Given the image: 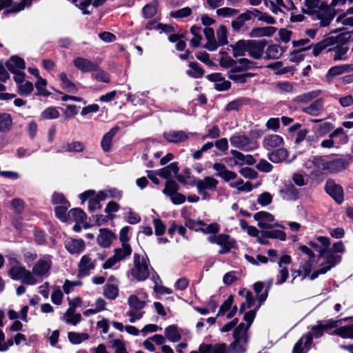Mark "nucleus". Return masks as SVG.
Here are the masks:
<instances>
[{
	"mask_svg": "<svg viewBox=\"0 0 353 353\" xmlns=\"http://www.w3.org/2000/svg\"><path fill=\"white\" fill-rule=\"evenodd\" d=\"M253 73H236V72H228V78L236 83H244L248 78L252 77Z\"/></svg>",
	"mask_w": 353,
	"mask_h": 353,
	"instance_id": "nucleus-48",
	"label": "nucleus"
},
{
	"mask_svg": "<svg viewBox=\"0 0 353 353\" xmlns=\"http://www.w3.org/2000/svg\"><path fill=\"white\" fill-rule=\"evenodd\" d=\"M52 263L51 256L45 255L34 265L31 273L34 275L37 284L50 275Z\"/></svg>",
	"mask_w": 353,
	"mask_h": 353,
	"instance_id": "nucleus-7",
	"label": "nucleus"
},
{
	"mask_svg": "<svg viewBox=\"0 0 353 353\" xmlns=\"http://www.w3.org/2000/svg\"><path fill=\"white\" fill-rule=\"evenodd\" d=\"M332 334L338 335L343 339H353V324L340 327L336 329Z\"/></svg>",
	"mask_w": 353,
	"mask_h": 353,
	"instance_id": "nucleus-50",
	"label": "nucleus"
},
{
	"mask_svg": "<svg viewBox=\"0 0 353 353\" xmlns=\"http://www.w3.org/2000/svg\"><path fill=\"white\" fill-rule=\"evenodd\" d=\"M248 327L243 323H241L234 330V341L230 347H227L228 353H243L248 342L247 332Z\"/></svg>",
	"mask_w": 353,
	"mask_h": 353,
	"instance_id": "nucleus-4",
	"label": "nucleus"
},
{
	"mask_svg": "<svg viewBox=\"0 0 353 353\" xmlns=\"http://www.w3.org/2000/svg\"><path fill=\"white\" fill-rule=\"evenodd\" d=\"M219 181L213 176H205L202 179H197L194 181L198 193L203 200H209L210 194L207 191L216 190Z\"/></svg>",
	"mask_w": 353,
	"mask_h": 353,
	"instance_id": "nucleus-10",
	"label": "nucleus"
},
{
	"mask_svg": "<svg viewBox=\"0 0 353 353\" xmlns=\"http://www.w3.org/2000/svg\"><path fill=\"white\" fill-rule=\"evenodd\" d=\"M68 216L75 222L81 223L86 219L85 213L80 208H74L69 211Z\"/></svg>",
	"mask_w": 353,
	"mask_h": 353,
	"instance_id": "nucleus-53",
	"label": "nucleus"
},
{
	"mask_svg": "<svg viewBox=\"0 0 353 353\" xmlns=\"http://www.w3.org/2000/svg\"><path fill=\"white\" fill-rule=\"evenodd\" d=\"M119 294V288L114 283H108L103 290V295L110 300H114Z\"/></svg>",
	"mask_w": 353,
	"mask_h": 353,
	"instance_id": "nucleus-46",
	"label": "nucleus"
},
{
	"mask_svg": "<svg viewBox=\"0 0 353 353\" xmlns=\"http://www.w3.org/2000/svg\"><path fill=\"white\" fill-rule=\"evenodd\" d=\"M248 53L254 59H260L264 52L266 42L262 40H249Z\"/></svg>",
	"mask_w": 353,
	"mask_h": 353,
	"instance_id": "nucleus-16",
	"label": "nucleus"
},
{
	"mask_svg": "<svg viewBox=\"0 0 353 353\" xmlns=\"http://www.w3.org/2000/svg\"><path fill=\"white\" fill-rule=\"evenodd\" d=\"M303 168L312 179L325 175L324 156H313L305 161Z\"/></svg>",
	"mask_w": 353,
	"mask_h": 353,
	"instance_id": "nucleus-6",
	"label": "nucleus"
},
{
	"mask_svg": "<svg viewBox=\"0 0 353 353\" xmlns=\"http://www.w3.org/2000/svg\"><path fill=\"white\" fill-rule=\"evenodd\" d=\"M324 328L321 325L320 322H317V325H313L311 327V332L303 336L305 340L306 351H308L310 348V345L312 342V338H320L323 334Z\"/></svg>",
	"mask_w": 353,
	"mask_h": 353,
	"instance_id": "nucleus-25",
	"label": "nucleus"
},
{
	"mask_svg": "<svg viewBox=\"0 0 353 353\" xmlns=\"http://www.w3.org/2000/svg\"><path fill=\"white\" fill-rule=\"evenodd\" d=\"M249 40H239L235 44L231 45L232 54L234 57H244L248 52Z\"/></svg>",
	"mask_w": 353,
	"mask_h": 353,
	"instance_id": "nucleus-34",
	"label": "nucleus"
},
{
	"mask_svg": "<svg viewBox=\"0 0 353 353\" xmlns=\"http://www.w3.org/2000/svg\"><path fill=\"white\" fill-rule=\"evenodd\" d=\"M9 275L13 280L21 281L23 284L34 285L37 281L30 270L19 263L14 265L9 270Z\"/></svg>",
	"mask_w": 353,
	"mask_h": 353,
	"instance_id": "nucleus-9",
	"label": "nucleus"
},
{
	"mask_svg": "<svg viewBox=\"0 0 353 353\" xmlns=\"http://www.w3.org/2000/svg\"><path fill=\"white\" fill-rule=\"evenodd\" d=\"M96 266V261L90 255H83L79 263L78 276L79 277L87 276L90 274L91 270Z\"/></svg>",
	"mask_w": 353,
	"mask_h": 353,
	"instance_id": "nucleus-14",
	"label": "nucleus"
},
{
	"mask_svg": "<svg viewBox=\"0 0 353 353\" xmlns=\"http://www.w3.org/2000/svg\"><path fill=\"white\" fill-rule=\"evenodd\" d=\"M114 234L108 229H101L97 236V241L100 246L108 248L114 239Z\"/></svg>",
	"mask_w": 353,
	"mask_h": 353,
	"instance_id": "nucleus-30",
	"label": "nucleus"
},
{
	"mask_svg": "<svg viewBox=\"0 0 353 353\" xmlns=\"http://www.w3.org/2000/svg\"><path fill=\"white\" fill-rule=\"evenodd\" d=\"M288 157V152L284 148H280L268 154L269 159L273 163H280L285 161Z\"/></svg>",
	"mask_w": 353,
	"mask_h": 353,
	"instance_id": "nucleus-42",
	"label": "nucleus"
},
{
	"mask_svg": "<svg viewBox=\"0 0 353 353\" xmlns=\"http://www.w3.org/2000/svg\"><path fill=\"white\" fill-rule=\"evenodd\" d=\"M231 145L243 151H252L258 148L256 141L241 134H234L230 138Z\"/></svg>",
	"mask_w": 353,
	"mask_h": 353,
	"instance_id": "nucleus-12",
	"label": "nucleus"
},
{
	"mask_svg": "<svg viewBox=\"0 0 353 353\" xmlns=\"http://www.w3.org/2000/svg\"><path fill=\"white\" fill-rule=\"evenodd\" d=\"M148 296L143 290L136 291L135 294L130 295L128 299V304L130 310L126 315L130 317V322L134 323L141 319L145 313L143 309L148 302Z\"/></svg>",
	"mask_w": 353,
	"mask_h": 353,
	"instance_id": "nucleus-2",
	"label": "nucleus"
},
{
	"mask_svg": "<svg viewBox=\"0 0 353 353\" xmlns=\"http://www.w3.org/2000/svg\"><path fill=\"white\" fill-rule=\"evenodd\" d=\"M203 33L205 39H207V43L204 47L209 51L216 50L218 48L219 45L217 44L214 37V30L211 28L207 27L204 28Z\"/></svg>",
	"mask_w": 353,
	"mask_h": 353,
	"instance_id": "nucleus-32",
	"label": "nucleus"
},
{
	"mask_svg": "<svg viewBox=\"0 0 353 353\" xmlns=\"http://www.w3.org/2000/svg\"><path fill=\"white\" fill-rule=\"evenodd\" d=\"M64 319L66 323L76 325L81 320V315L79 313H75L74 308H68L64 314Z\"/></svg>",
	"mask_w": 353,
	"mask_h": 353,
	"instance_id": "nucleus-47",
	"label": "nucleus"
},
{
	"mask_svg": "<svg viewBox=\"0 0 353 353\" xmlns=\"http://www.w3.org/2000/svg\"><path fill=\"white\" fill-rule=\"evenodd\" d=\"M325 259V262L321 265L323 268L321 272H327L334 268L336 265L340 263L341 256L338 254L331 253L330 251L325 254L324 256H321Z\"/></svg>",
	"mask_w": 353,
	"mask_h": 353,
	"instance_id": "nucleus-24",
	"label": "nucleus"
},
{
	"mask_svg": "<svg viewBox=\"0 0 353 353\" xmlns=\"http://www.w3.org/2000/svg\"><path fill=\"white\" fill-rule=\"evenodd\" d=\"M85 145L81 141H73L63 145L64 151L70 152H80L83 151Z\"/></svg>",
	"mask_w": 353,
	"mask_h": 353,
	"instance_id": "nucleus-54",
	"label": "nucleus"
},
{
	"mask_svg": "<svg viewBox=\"0 0 353 353\" xmlns=\"http://www.w3.org/2000/svg\"><path fill=\"white\" fill-rule=\"evenodd\" d=\"M73 64L78 70L83 73L92 72L96 70L98 68L97 63L83 57L74 59Z\"/></svg>",
	"mask_w": 353,
	"mask_h": 353,
	"instance_id": "nucleus-19",
	"label": "nucleus"
},
{
	"mask_svg": "<svg viewBox=\"0 0 353 353\" xmlns=\"http://www.w3.org/2000/svg\"><path fill=\"white\" fill-rule=\"evenodd\" d=\"M107 198V193L104 192H99L95 196L89 199L88 209L90 211L92 212L101 209V201H104Z\"/></svg>",
	"mask_w": 353,
	"mask_h": 353,
	"instance_id": "nucleus-37",
	"label": "nucleus"
},
{
	"mask_svg": "<svg viewBox=\"0 0 353 353\" xmlns=\"http://www.w3.org/2000/svg\"><path fill=\"white\" fill-rule=\"evenodd\" d=\"M207 79L214 83V87L218 91H225L230 88V81L225 80L221 73H213L207 76Z\"/></svg>",
	"mask_w": 353,
	"mask_h": 353,
	"instance_id": "nucleus-18",
	"label": "nucleus"
},
{
	"mask_svg": "<svg viewBox=\"0 0 353 353\" xmlns=\"http://www.w3.org/2000/svg\"><path fill=\"white\" fill-rule=\"evenodd\" d=\"M179 172L178 164L176 162L172 163L166 167L158 170L159 176L164 178L169 179L172 176L176 175Z\"/></svg>",
	"mask_w": 353,
	"mask_h": 353,
	"instance_id": "nucleus-38",
	"label": "nucleus"
},
{
	"mask_svg": "<svg viewBox=\"0 0 353 353\" xmlns=\"http://www.w3.org/2000/svg\"><path fill=\"white\" fill-rule=\"evenodd\" d=\"M254 219L258 222V225L262 229H269L275 227L284 228V227L276 221L274 216L268 212H259L254 215Z\"/></svg>",
	"mask_w": 353,
	"mask_h": 353,
	"instance_id": "nucleus-13",
	"label": "nucleus"
},
{
	"mask_svg": "<svg viewBox=\"0 0 353 353\" xmlns=\"http://www.w3.org/2000/svg\"><path fill=\"white\" fill-rule=\"evenodd\" d=\"M234 303L233 296L230 295L220 306L216 317L224 316L227 312L232 310Z\"/></svg>",
	"mask_w": 353,
	"mask_h": 353,
	"instance_id": "nucleus-57",
	"label": "nucleus"
},
{
	"mask_svg": "<svg viewBox=\"0 0 353 353\" xmlns=\"http://www.w3.org/2000/svg\"><path fill=\"white\" fill-rule=\"evenodd\" d=\"M92 77L97 81L103 82L106 83H109L110 80L108 73L104 70L99 69V67L96 70L92 71Z\"/></svg>",
	"mask_w": 353,
	"mask_h": 353,
	"instance_id": "nucleus-61",
	"label": "nucleus"
},
{
	"mask_svg": "<svg viewBox=\"0 0 353 353\" xmlns=\"http://www.w3.org/2000/svg\"><path fill=\"white\" fill-rule=\"evenodd\" d=\"M347 0H305L302 12L310 15L320 27L328 26L335 17L336 7L343 6Z\"/></svg>",
	"mask_w": 353,
	"mask_h": 353,
	"instance_id": "nucleus-1",
	"label": "nucleus"
},
{
	"mask_svg": "<svg viewBox=\"0 0 353 353\" xmlns=\"http://www.w3.org/2000/svg\"><path fill=\"white\" fill-rule=\"evenodd\" d=\"M278 274L276 275V279L275 284L277 285H282L284 283L289 277V271L286 267H279Z\"/></svg>",
	"mask_w": 353,
	"mask_h": 353,
	"instance_id": "nucleus-63",
	"label": "nucleus"
},
{
	"mask_svg": "<svg viewBox=\"0 0 353 353\" xmlns=\"http://www.w3.org/2000/svg\"><path fill=\"white\" fill-rule=\"evenodd\" d=\"M163 137L170 143H180L188 139L189 134L183 130H170L165 132Z\"/></svg>",
	"mask_w": 353,
	"mask_h": 353,
	"instance_id": "nucleus-20",
	"label": "nucleus"
},
{
	"mask_svg": "<svg viewBox=\"0 0 353 353\" xmlns=\"http://www.w3.org/2000/svg\"><path fill=\"white\" fill-rule=\"evenodd\" d=\"M328 52H332L334 61H346L350 49V42L344 36L330 37Z\"/></svg>",
	"mask_w": 353,
	"mask_h": 353,
	"instance_id": "nucleus-3",
	"label": "nucleus"
},
{
	"mask_svg": "<svg viewBox=\"0 0 353 353\" xmlns=\"http://www.w3.org/2000/svg\"><path fill=\"white\" fill-rule=\"evenodd\" d=\"M165 335L170 342L175 343L181 339V334L174 325H169L165 329Z\"/></svg>",
	"mask_w": 353,
	"mask_h": 353,
	"instance_id": "nucleus-45",
	"label": "nucleus"
},
{
	"mask_svg": "<svg viewBox=\"0 0 353 353\" xmlns=\"http://www.w3.org/2000/svg\"><path fill=\"white\" fill-rule=\"evenodd\" d=\"M267 7L270 8L274 14H278L281 11V7L287 10H296L294 6L293 0H274L269 3L265 2Z\"/></svg>",
	"mask_w": 353,
	"mask_h": 353,
	"instance_id": "nucleus-17",
	"label": "nucleus"
},
{
	"mask_svg": "<svg viewBox=\"0 0 353 353\" xmlns=\"http://www.w3.org/2000/svg\"><path fill=\"white\" fill-rule=\"evenodd\" d=\"M190 70H187V74L192 78L199 79L203 77L205 73L204 70L196 62L189 63Z\"/></svg>",
	"mask_w": 353,
	"mask_h": 353,
	"instance_id": "nucleus-49",
	"label": "nucleus"
},
{
	"mask_svg": "<svg viewBox=\"0 0 353 353\" xmlns=\"http://www.w3.org/2000/svg\"><path fill=\"white\" fill-rule=\"evenodd\" d=\"M350 68L349 65H341L332 67L327 72L326 78L327 81H331L334 77L342 74L343 73L348 71Z\"/></svg>",
	"mask_w": 353,
	"mask_h": 353,
	"instance_id": "nucleus-43",
	"label": "nucleus"
},
{
	"mask_svg": "<svg viewBox=\"0 0 353 353\" xmlns=\"http://www.w3.org/2000/svg\"><path fill=\"white\" fill-rule=\"evenodd\" d=\"M325 190L338 203H341L344 200L343 188L334 180L327 181Z\"/></svg>",
	"mask_w": 353,
	"mask_h": 353,
	"instance_id": "nucleus-15",
	"label": "nucleus"
},
{
	"mask_svg": "<svg viewBox=\"0 0 353 353\" xmlns=\"http://www.w3.org/2000/svg\"><path fill=\"white\" fill-rule=\"evenodd\" d=\"M324 100L322 98L317 99L310 105L305 107L302 111L305 114L313 117L319 116L323 111Z\"/></svg>",
	"mask_w": 353,
	"mask_h": 353,
	"instance_id": "nucleus-27",
	"label": "nucleus"
},
{
	"mask_svg": "<svg viewBox=\"0 0 353 353\" xmlns=\"http://www.w3.org/2000/svg\"><path fill=\"white\" fill-rule=\"evenodd\" d=\"M132 253V249L129 243H122L121 248L114 250V255L119 260H124Z\"/></svg>",
	"mask_w": 353,
	"mask_h": 353,
	"instance_id": "nucleus-51",
	"label": "nucleus"
},
{
	"mask_svg": "<svg viewBox=\"0 0 353 353\" xmlns=\"http://www.w3.org/2000/svg\"><path fill=\"white\" fill-rule=\"evenodd\" d=\"M217 44L219 46L228 43V30L225 26L221 25L216 31Z\"/></svg>",
	"mask_w": 353,
	"mask_h": 353,
	"instance_id": "nucleus-60",
	"label": "nucleus"
},
{
	"mask_svg": "<svg viewBox=\"0 0 353 353\" xmlns=\"http://www.w3.org/2000/svg\"><path fill=\"white\" fill-rule=\"evenodd\" d=\"M119 130V127H114L103 135L101 142V145L104 152H108L110 150L112 139L114 137Z\"/></svg>",
	"mask_w": 353,
	"mask_h": 353,
	"instance_id": "nucleus-33",
	"label": "nucleus"
},
{
	"mask_svg": "<svg viewBox=\"0 0 353 353\" xmlns=\"http://www.w3.org/2000/svg\"><path fill=\"white\" fill-rule=\"evenodd\" d=\"M18 84V92L21 96H28L33 91V84L30 81H23V83H17Z\"/></svg>",
	"mask_w": 353,
	"mask_h": 353,
	"instance_id": "nucleus-59",
	"label": "nucleus"
},
{
	"mask_svg": "<svg viewBox=\"0 0 353 353\" xmlns=\"http://www.w3.org/2000/svg\"><path fill=\"white\" fill-rule=\"evenodd\" d=\"M330 37L325 38L313 46L312 54L314 57H317L324 50H329V44L330 43Z\"/></svg>",
	"mask_w": 353,
	"mask_h": 353,
	"instance_id": "nucleus-56",
	"label": "nucleus"
},
{
	"mask_svg": "<svg viewBox=\"0 0 353 353\" xmlns=\"http://www.w3.org/2000/svg\"><path fill=\"white\" fill-rule=\"evenodd\" d=\"M65 247L72 254H79L85 249V243L81 239H70L65 241Z\"/></svg>",
	"mask_w": 353,
	"mask_h": 353,
	"instance_id": "nucleus-26",
	"label": "nucleus"
},
{
	"mask_svg": "<svg viewBox=\"0 0 353 353\" xmlns=\"http://www.w3.org/2000/svg\"><path fill=\"white\" fill-rule=\"evenodd\" d=\"M343 132L342 128H338L334 132L331 133L327 139H323L320 143V146L322 148L330 149L334 147V142L333 138L335 137L339 133Z\"/></svg>",
	"mask_w": 353,
	"mask_h": 353,
	"instance_id": "nucleus-58",
	"label": "nucleus"
},
{
	"mask_svg": "<svg viewBox=\"0 0 353 353\" xmlns=\"http://www.w3.org/2000/svg\"><path fill=\"white\" fill-rule=\"evenodd\" d=\"M239 294L245 299V302L242 303L239 307V313H243L246 309L251 308L255 303V299L252 293L246 290L242 289L239 292Z\"/></svg>",
	"mask_w": 353,
	"mask_h": 353,
	"instance_id": "nucleus-31",
	"label": "nucleus"
},
{
	"mask_svg": "<svg viewBox=\"0 0 353 353\" xmlns=\"http://www.w3.org/2000/svg\"><path fill=\"white\" fill-rule=\"evenodd\" d=\"M68 337L69 341L72 344H79L82 343L83 341H86L88 339L89 336L86 333H79V332H70L68 334Z\"/></svg>",
	"mask_w": 353,
	"mask_h": 353,
	"instance_id": "nucleus-55",
	"label": "nucleus"
},
{
	"mask_svg": "<svg viewBox=\"0 0 353 353\" xmlns=\"http://www.w3.org/2000/svg\"><path fill=\"white\" fill-rule=\"evenodd\" d=\"M192 14V9L189 7H185L181 9L172 11L170 13V17L175 19H183L188 17Z\"/></svg>",
	"mask_w": 353,
	"mask_h": 353,
	"instance_id": "nucleus-64",
	"label": "nucleus"
},
{
	"mask_svg": "<svg viewBox=\"0 0 353 353\" xmlns=\"http://www.w3.org/2000/svg\"><path fill=\"white\" fill-rule=\"evenodd\" d=\"M8 70L14 74V80L16 83H23L26 74L23 72L26 63L23 59L18 56L11 57L6 63Z\"/></svg>",
	"mask_w": 353,
	"mask_h": 353,
	"instance_id": "nucleus-8",
	"label": "nucleus"
},
{
	"mask_svg": "<svg viewBox=\"0 0 353 353\" xmlns=\"http://www.w3.org/2000/svg\"><path fill=\"white\" fill-rule=\"evenodd\" d=\"M235 241L230 238L228 234H220L219 238L218 245L221 246L219 254H223L228 253L235 245Z\"/></svg>",
	"mask_w": 353,
	"mask_h": 353,
	"instance_id": "nucleus-29",
	"label": "nucleus"
},
{
	"mask_svg": "<svg viewBox=\"0 0 353 353\" xmlns=\"http://www.w3.org/2000/svg\"><path fill=\"white\" fill-rule=\"evenodd\" d=\"M325 175L337 173L344 170L347 166L345 159L338 157L336 155L324 156Z\"/></svg>",
	"mask_w": 353,
	"mask_h": 353,
	"instance_id": "nucleus-11",
	"label": "nucleus"
},
{
	"mask_svg": "<svg viewBox=\"0 0 353 353\" xmlns=\"http://www.w3.org/2000/svg\"><path fill=\"white\" fill-rule=\"evenodd\" d=\"M41 117L43 119H54L59 117V112L57 108L48 107L41 112Z\"/></svg>",
	"mask_w": 353,
	"mask_h": 353,
	"instance_id": "nucleus-62",
	"label": "nucleus"
},
{
	"mask_svg": "<svg viewBox=\"0 0 353 353\" xmlns=\"http://www.w3.org/2000/svg\"><path fill=\"white\" fill-rule=\"evenodd\" d=\"M283 142V139L281 136L274 134L265 137L263 141V145L265 149L271 150L282 146Z\"/></svg>",
	"mask_w": 353,
	"mask_h": 353,
	"instance_id": "nucleus-28",
	"label": "nucleus"
},
{
	"mask_svg": "<svg viewBox=\"0 0 353 353\" xmlns=\"http://www.w3.org/2000/svg\"><path fill=\"white\" fill-rule=\"evenodd\" d=\"M276 31V28L272 26L254 28L250 32L251 37H271Z\"/></svg>",
	"mask_w": 353,
	"mask_h": 353,
	"instance_id": "nucleus-36",
	"label": "nucleus"
},
{
	"mask_svg": "<svg viewBox=\"0 0 353 353\" xmlns=\"http://www.w3.org/2000/svg\"><path fill=\"white\" fill-rule=\"evenodd\" d=\"M190 353H228V352L225 343H217L215 345L201 344L198 350L192 351Z\"/></svg>",
	"mask_w": 353,
	"mask_h": 353,
	"instance_id": "nucleus-22",
	"label": "nucleus"
},
{
	"mask_svg": "<svg viewBox=\"0 0 353 353\" xmlns=\"http://www.w3.org/2000/svg\"><path fill=\"white\" fill-rule=\"evenodd\" d=\"M212 168L216 171V176L223 179L225 181L228 182L237 177V174L234 172L229 170L223 163H215Z\"/></svg>",
	"mask_w": 353,
	"mask_h": 353,
	"instance_id": "nucleus-21",
	"label": "nucleus"
},
{
	"mask_svg": "<svg viewBox=\"0 0 353 353\" xmlns=\"http://www.w3.org/2000/svg\"><path fill=\"white\" fill-rule=\"evenodd\" d=\"M280 194L285 200L295 201L299 198V190L293 185H288L280 190Z\"/></svg>",
	"mask_w": 353,
	"mask_h": 353,
	"instance_id": "nucleus-35",
	"label": "nucleus"
},
{
	"mask_svg": "<svg viewBox=\"0 0 353 353\" xmlns=\"http://www.w3.org/2000/svg\"><path fill=\"white\" fill-rule=\"evenodd\" d=\"M59 80L61 83V88L66 92L75 93L77 91L75 84L68 78L66 73H60Z\"/></svg>",
	"mask_w": 353,
	"mask_h": 353,
	"instance_id": "nucleus-41",
	"label": "nucleus"
},
{
	"mask_svg": "<svg viewBox=\"0 0 353 353\" xmlns=\"http://www.w3.org/2000/svg\"><path fill=\"white\" fill-rule=\"evenodd\" d=\"M283 50L276 44L269 46L265 50V58L268 59H276L281 57Z\"/></svg>",
	"mask_w": 353,
	"mask_h": 353,
	"instance_id": "nucleus-40",
	"label": "nucleus"
},
{
	"mask_svg": "<svg viewBox=\"0 0 353 353\" xmlns=\"http://www.w3.org/2000/svg\"><path fill=\"white\" fill-rule=\"evenodd\" d=\"M263 288L264 286L262 282H256L254 285V290L258 296L259 302L258 305H256V308H259L268 297V290L265 289L264 292H262Z\"/></svg>",
	"mask_w": 353,
	"mask_h": 353,
	"instance_id": "nucleus-39",
	"label": "nucleus"
},
{
	"mask_svg": "<svg viewBox=\"0 0 353 353\" xmlns=\"http://www.w3.org/2000/svg\"><path fill=\"white\" fill-rule=\"evenodd\" d=\"M134 266L130 272L133 278L139 281H145L150 275L148 259L139 254H134Z\"/></svg>",
	"mask_w": 353,
	"mask_h": 353,
	"instance_id": "nucleus-5",
	"label": "nucleus"
},
{
	"mask_svg": "<svg viewBox=\"0 0 353 353\" xmlns=\"http://www.w3.org/2000/svg\"><path fill=\"white\" fill-rule=\"evenodd\" d=\"M230 153L232 155L234 163L236 165H252L256 163L255 159L250 154H244L236 150H232Z\"/></svg>",
	"mask_w": 353,
	"mask_h": 353,
	"instance_id": "nucleus-23",
	"label": "nucleus"
},
{
	"mask_svg": "<svg viewBox=\"0 0 353 353\" xmlns=\"http://www.w3.org/2000/svg\"><path fill=\"white\" fill-rule=\"evenodd\" d=\"M179 190V185L173 180L168 179L165 184L163 193L168 197L176 193Z\"/></svg>",
	"mask_w": 353,
	"mask_h": 353,
	"instance_id": "nucleus-52",
	"label": "nucleus"
},
{
	"mask_svg": "<svg viewBox=\"0 0 353 353\" xmlns=\"http://www.w3.org/2000/svg\"><path fill=\"white\" fill-rule=\"evenodd\" d=\"M12 119L8 113H0V132H7L10 130Z\"/></svg>",
	"mask_w": 353,
	"mask_h": 353,
	"instance_id": "nucleus-44",
	"label": "nucleus"
}]
</instances>
